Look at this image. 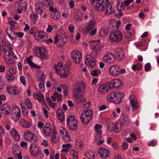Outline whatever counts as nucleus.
<instances>
[{"label": "nucleus", "mask_w": 159, "mask_h": 159, "mask_svg": "<svg viewBox=\"0 0 159 159\" xmlns=\"http://www.w3.org/2000/svg\"><path fill=\"white\" fill-rule=\"evenodd\" d=\"M108 0H90L94 9L98 11H102L108 3Z\"/></svg>", "instance_id": "1"}, {"label": "nucleus", "mask_w": 159, "mask_h": 159, "mask_svg": "<svg viewBox=\"0 0 159 159\" xmlns=\"http://www.w3.org/2000/svg\"><path fill=\"white\" fill-rule=\"evenodd\" d=\"M93 112L89 109L83 111L80 116V119L83 124L86 125L92 119Z\"/></svg>", "instance_id": "2"}, {"label": "nucleus", "mask_w": 159, "mask_h": 159, "mask_svg": "<svg viewBox=\"0 0 159 159\" xmlns=\"http://www.w3.org/2000/svg\"><path fill=\"white\" fill-rule=\"evenodd\" d=\"M125 71V69H120L119 66L116 65H114L110 66L108 70L109 74L113 76H117L120 74L124 73Z\"/></svg>", "instance_id": "3"}, {"label": "nucleus", "mask_w": 159, "mask_h": 159, "mask_svg": "<svg viewBox=\"0 0 159 159\" xmlns=\"http://www.w3.org/2000/svg\"><path fill=\"white\" fill-rule=\"evenodd\" d=\"M67 125L70 130L74 131L77 128V120L73 116H70L67 118Z\"/></svg>", "instance_id": "4"}, {"label": "nucleus", "mask_w": 159, "mask_h": 159, "mask_svg": "<svg viewBox=\"0 0 159 159\" xmlns=\"http://www.w3.org/2000/svg\"><path fill=\"white\" fill-rule=\"evenodd\" d=\"M111 42H119L121 41L122 39V35L120 31L111 32L109 37Z\"/></svg>", "instance_id": "5"}, {"label": "nucleus", "mask_w": 159, "mask_h": 159, "mask_svg": "<svg viewBox=\"0 0 159 159\" xmlns=\"http://www.w3.org/2000/svg\"><path fill=\"white\" fill-rule=\"evenodd\" d=\"M12 117L15 121L16 122L20 118L21 116L20 108L16 106L13 107L11 112Z\"/></svg>", "instance_id": "6"}, {"label": "nucleus", "mask_w": 159, "mask_h": 159, "mask_svg": "<svg viewBox=\"0 0 159 159\" xmlns=\"http://www.w3.org/2000/svg\"><path fill=\"white\" fill-rule=\"evenodd\" d=\"M85 65L92 68L94 67L96 64V60L90 55H86L85 57Z\"/></svg>", "instance_id": "7"}, {"label": "nucleus", "mask_w": 159, "mask_h": 159, "mask_svg": "<svg viewBox=\"0 0 159 159\" xmlns=\"http://www.w3.org/2000/svg\"><path fill=\"white\" fill-rule=\"evenodd\" d=\"M35 34L34 35V37L35 39L40 42H44V41H47V34L44 32L39 31L38 34L37 35Z\"/></svg>", "instance_id": "8"}, {"label": "nucleus", "mask_w": 159, "mask_h": 159, "mask_svg": "<svg viewBox=\"0 0 159 159\" xmlns=\"http://www.w3.org/2000/svg\"><path fill=\"white\" fill-rule=\"evenodd\" d=\"M75 62L76 64H79L82 59V54L80 52L77 50L73 51L71 55Z\"/></svg>", "instance_id": "9"}, {"label": "nucleus", "mask_w": 159, "mask_h": 159, "mask_svg": "<svg viewBox=\"0 0 159 159\" xmlns=\"http://www.w3.org/2000/svg\"><path fill=\"white\" fill-rule=\"evenodd\" d=\"M114 56L110 52H107L103 57L102 60L105 63L109 64H113L114 61Z\"/></svg>", "instance_id": "10"}, {"label": "nucleus", "mask_w": 159, "mask_h": 159, "mask_svg": "<svg viewBox=\"0 0 159 159\" xmlns=\"http://www.w3.org/2000/svg\"><path fill=\"white\" fill-rule=\"evenodd\" d=\"M84 84L83 82L82 81L77 82L76 88L73 91V95L74 97H77L78 95H81V86H82L83 88Z\"/></svg>", "instance_id": "11"}, {"label": "nucleus", "mask_w": 159, "mask_h": 159, "mask_svg": "<svg viewBox=\"0 0 159 159\" xmlns=\"http://www.w3.org/2000/svg\"><path fill=\"white\" fill-rule=\"evenodd\" d=\"M40 152L39 147V146L35 143L32 144L30 148V152L32 156L36 157Z\"/></svg>", "instance_id": "12"}, {"label": "nucleus", "mask_w": 159, "mask_h": 159, "mask_svg": "<svg viewBox=\"0 0 159 159\" xmlns=\"http://www.w3.org/2000/svg\"><path fill=\"white\" fill-rule=\"evenodd\" d=\"M34 51L35 54L39 56L42 58H44L46 56L47 51L46 50L43 48H36L34 50Z\"/></svg>", "instance_id": "13"}, {"label": "nucleus", "mask_w": 159, "mask_h": 159, "mask_svg": "<svg viewBox=\"0 0 159 159\" xmlns=\"http://www.w3.org/2000/svg\"><path fill=\"white\" fill-rule=\"evenodd\" d=\"M129 100L130 103V105L133 111L138 109L139 106L138 103L135 96L134 95H131L129 98Z\"/></svg>", "instance_id": "14"}, {"label": "nucleus", "mask_w": 159, "mask_h": 159, "mask_svg": "<svg viewBox=\"0 0 159 159\" xmlns=\"http://www.w3.org/2000/svg\"><path fill=\"white\" fill-rule=\"evenodd\" d=\"M121 81L119 79H116L111 81L109 83V88L111 89L114 88H118L121 85Z\"/></svg>", "instance_id": "15"}, {"label": "nucleus", "mask_w": 159, "mask_h": 159, "mask_svg": "<svg viewBox=\"0 0 159 159\" xmlns=\"http://www.w3.org/2000/svg\"><path fill=\"white\" fill-rule=\"evenodd\" d=\"M60 138L58 132L55 129H52L51 136V140L55 143H58L60 140Z\"/></svg>", "instance_id": "16"}, {"label": "nucleus", "mask_w": 159, "mask_h": 159, "mask_svg": "<svg viewBox=\"0 0 159 159\" xmlns=\"http://www.w3.org/2000/svg\"><path fill=\"white\" fill-rule=\"evenodd\" d=\"M116 57L119 61L122 60L124 57V53L123 50L121 48H116L115 49Z\"/></svg>", "instance_id": "17"}, {"label": "nucleus", "mask_w": 159, "mask_h": 159, "mask_svg": "<svg viewBox=\"0 0 159 159\" xmlns=\"http://www.w3.org/2000/svg\"><path fill=\"white\" fill-rule=\"evenodd\" d=\"M0 111L4 114L8 115L11 113V107L8 104H4L0 107Z\"/></svg>", "instance_id": "18"}, {"label": "nucleus", "mask_w": 159, "mask_h": 159, "mask_svg": "<svg viewBox=\"0 0 159 159\" xmlns=\"http://www.w3.org/2000/svg\"><path fill=\"white\" fill-rule=\"evenodd\" d=\"M98 152L101 158H105L109 157L110 152L108 150L103 148H100L98 150Z\"/></svg>", "instance_id": "19"}, {"label": "nucleus", "mask_w": 159, "mask_h": 159, "mask_svg": "<svg viewBox=\"0 0 159 159\" xmlns=\"http://www.w3.org/2000/svg\"><path fill=\"white\" fill-rule=\"evenodd\" d=\"M51 124L50 123H46L43 129V133L44 135L47 136H49L51 132Z\"/></svg>", "instance_id": "20"}, {"label": "nucleus", "mask_w": 159, "mask_h": 159, "mask_svg": "<svg viewBox=\"0 0 159 159\" xmlns=\"http://www.w3.org/2000/svg\"><path fill=\"white\" fill-rule=\"evenodd\" d=\"M45 6L43 3H39L36 4L35 9L38 14H41L45 9Z\"/></svg>", "instance_id": "21"}, {"label": "nucleus", "mask_w": 159, "mask_h": 159, "mask_svg": "<svg viewBox=\"0 0 159 159\" xmlns=\"http://www.w3.org/2000/svg\"><path fill=\"white\" fill-rule=\"evenodd\" d=\"M124 97V94L123 93L116 92V95L114 98L113 102L116 104H119L121 102V99Z\"/></svg>", "instance_id": "22"}, {"label": "nucleus", "mask_w": 159, "mask_h": 159, "mask_svg": "<svg viewBox=\"0 0 159 159\" xmlns=\"http://www.w3.org/2000/svg\"><path fill=\"white\" fill-rule=\"evenodd\" d=\"M105 8H106L105 13L107 15H110L114 12V7L108 1V3L106 5Z\"/></svg>", "instance_id": "23"}, {"label": "nucleus", "mask_w": 159, "mask_h": 159, "mask_svg": "<svg viewBox=\"0 0 159 159\" xmlns=\"http://www.w3.org/2000/svg\"><path fill=\"white\" fill-rule=\"evenodd\" d=\"M6 33L10 39H16V33L12 30L11 27H8L7 28Z\"/></svg>", "instance_id": "24"}, {"label": "nucleus", "mask_w": 159, "mask_h": 159, "mask_svg": "<svg viewBox=\"0 0 159 159\" xmlns=\"http://www.w3.org/2000/svg\"><path fill=\"white\" fill-rule=\"evenodd\" d=\"M35 135L34 134L29 131H27L24 134V137L27 141H31L34 140Z\"/></svg>", "instance_id": "25"}, {"label": "nucleus", "mask_w": 159, "mask_h": 159, "mask_svg": "<svg viewBox=\"0 0 159 159\" xmlns=\"http://www.w3.org/2000/svg\"><path fill=\"white\" fill-rule=\"evenodd\" d=\"M33 96L39 102H45L44 96L42 93H34L33 94Z\"/></svg>", "instance_id": "26"}, {"label": "nucleus", "mask_w": 159, "mask_h": 159, "mask_svg": "<svg viewBox=\"0 0 159 159\" xmlns=\"http://www.w3.org/2000/svg\"><path fill=\"white\" fill-rule=\"evenodd\" d=\"M58 118L61 121H63L65 119L64 114L61 109H58L57 111Z\"/></svg>", "instance_id": "27"}, {"label": "nucleus", "mask_w": 159, "mask_h": 159, "mask_svg": "<svg viewBox=\"0 0 159 159\" xmlns=\"http://www.w3.org/2000/svg\"><path fill=\"white\" fill-rule=\"evenodd\" d=\"M62 77H67L70 74L69 72L67 70H65V69H63V70H61L60 69L59 71L57 73Z\"/></svg>", "instance_id": "28"}, {"label": "nucleus", "mask_w": 159, "mask_h": 159, "mask_svg": "<svg viewBox=\"0 0 159 159\" xmlns=\"http://www.w3.org/2000/svg\"><path fill=\"white\" fill-rule=\"evenodd\" d=\"M116 92H113L109 94L106 98L107 101L108 102H114V98L116 95Z\"/></svg>", "instance_id": "29"}, {"label": "nucleus", "mask_w": 159, "mask_h": 159, "mask_svg": "<svg viewBox=\"0 0 159 159\" xmlns=\"http://www.w3.org/2000/svg\"><path fill=\"white\" fill-rule=\"evenodd\" d=\"M134 0H125L124 2L121 3L120 8L121 10H124L125 9V6H128Z\"/></svg>", "instance_id": "30"}, {"label": "nucleus", "mask_w": 159, "mask_h": 159, "mask_svg": "<svg viewBox=\"0 0 159 159\" xmlns=\"http://www.w3.org/2000/svg\"><path fill=\"white\" fill-rule=\"evenodd\" d=\"M76 98V102L79 104H81L87 101V100L81 95H78L77 97H74Z\"/></svg>", "instance_id": "31"}, {"label": "nucleus", "mask_w": 159, "mask_h": 159, "mask_svg": "<svg viewBox=\"0 0 159 159\" xmlns=\"http://www.w3.org/2000/svg\"><path fill=\"white\" fill-rule=\"evenodd\" d=\"M10 134L11 135L15 138L16 139L18 140L20 139V135L15 129L13 128L11 130Z\"/></svg>", "instance_id": "32"}, {"label": "nucleus", "mask_w": 159, "mask_h": 159, "mask_svg": "<svg viewBox=\"0 0 159 159\" xmlns=\"http://www.w3.org/2000/svg\"><path fill=\"white\" fill-rule=\"evenodd\" d=\"M96 22L94 20L90 21L88 23V25L86 28L87 31H90L93 28L95 25Z\"/></svg>", "instance_id": "33"}, {"label": "nucleus", "mask_w": 159, "mask_h": 159, "mask_svg": "<svg viewBox=\"0 0 159 159\" xmlns=\"http://www.w3.org/2000/svg\"><path fill=\"white\" fill-rule=\"evenodd\" d=\"M20 103L23 104V105L25 107H26L29 109H31L32 107V104L30 100L29 99H26L24 102H21Z\"/></svg>", "instance_id": "34"}, {"label": "nucleus", "mask_w": 159, "mask_h": 159, "mask_svg": "<svg viewBox=\"0 0 159 159\" xmlns=\"http://www.w3.org/2000/svg\"><path fill=\"white\" fill-rule=\"evenodd\" d=\"M20 122L21 125L24 128H28L30 126V123L24 119H21Z\"/></svg>", "instance_id": "35"}, {"label": "nucleus", "mask_w": 159, "mask_h": 159, "mask_svg": "<svg viewBox=\"0 0 159 159\" xmlns=\"http://www.w3.org/2000/svg\"><path fill=\"white\" fill-rule=\"evenodd\" d=\"M85 155L87 158L89 159H93L95 157L94 153L92 151L85 152Z\"/></svg>", "instance_id": "36"}, {"label": "nucleus", "mask_w": 159, "mask_h": 159, "mask_svg": "<svg viewBox=\"0 0 159 159\" xmlns=\"http://www.w3.org/2000/svg\"><path fill=\"white\" fill-rule=\"evenodd\" d=\"M54 68L57 73L59 71L60 69H61V70H63V69H64L63 64L62 62L59 63L57 66L54 65Z\"/></svg>", "instance_id": "37"}, {"label": "nucleus", "mask_w": 159, "mask_h": 159, "mask_svg": "<svg viewBox=\"0 0 159 159\" xmlns=\"http://www.w3.org/2000/svg\"><path fill=\"white\" fill-rule=\"evenodd\" d=\"M98 90L100 92L103 93L108 91V89L105 84L101 85L98 88Z\"/></svg>", "instance_id": "38"}, {"label": "nucleus", "mask_w": 159, "mask_h": 159, "mask_svg": "<svg viewBox=\"0 0 159 159\" xmlns=\"http://www.w3.org/2000/svg\"><path fill=\"white\" fill-rule=\"evenodd\" d=\"M9 24L14 29H17L18 27V24L15 21H10Z\"/></svg>", "instance_id": "39"}, {"label": "nucleus", "mask_w": 159, "mask_h": 159, "mask_svg": "<svg viewBox=\"0 0 159 159\" xmlns=\"http://www.w3.org/2000/svg\"><path fill=\"white\" fill-rule=\"evenodd\" d=\"M142 65L141 63H138L132 66V69L133 70H137L138 71L140 70L142 68Z\"/></svg>", "instance_id": "40"}, {"label": "nucleus", "mask_w": 159, "mask_h": 159, "mask_svg": "<svg viewBox=\"0 0 159 159\" xmlns=\"http://www.w3.org/2000/svg\"><path fill=\"white\" fill-rule=\"evenodd\" d=\"M113 127L114 131L116 133H118L121 130L120 125L119 126L117 124H115L114 125V127Z\"/></svg>", "instance_id": "41"}, {"label": "nucleus", "mask_w": 159, "mask_h": 159, "mask_svg": "<svg viewBox=\"0 0 159 159\" xmlns=\"http://www.w3.org/2000/svg\"><path fill=\"white\" fill-rule=\"evenodd\" d=\"M90 73L92 76H97L100 74L101 72L98 70H92L91 71Z\"/></svg>", "instance_id": "42"}, {"label": "nucleus", "mask_w": 159, "mask_h": 159, "mask_svg": "<svg viewBox=\"0 0 159 159\" xmlns=\"http://www.w3.org/2000/svg\"><path fill=\"white\" fill-rule=\"evenodd\" d=\"M92 49L94 51H99L101 50V48L100 47V45L98 43H96L95 44L92 48Z\"/></svg>", "instance_id": "43"}, {"label": "nucleus", "mask_w": 159, "mask_h": 159, "mask_svg": "<svg viewBox=\"0 0 159 159\" xmlns=\"http://www.w3.org/2000/svg\"><path fill=\"white\" fill-rule=\"evenodd\" d=\"M20 106L21 107V109L23 114L24 115H26L28 114V110L27 109L26 107L23 105V104L20 103Z\"/></svg>", "instance_id": "44"}, {"label": "nucleus", "mask_w": 159, "mask_h": 159, "mask_svg": "<svg viewBox=\"0 0 159 159\" xmlns=\"http://www.w3.org/2000/svg\"><path fill=\"white\" fill-rule=\"evenodd\" d=\"M5 61L8 65H12L14 63V60L12 58H7L5 57Z\"/></svg>", "instance_id": "45"}, {"label": "nucleus", "mask_w": 159, "mask_h": 159, "mask_svg": "<svg viewBox=\"0 0 159 159\" xmlns=\"http://www.w3.org/2000/svg\"><path fill=\"white\" fill-rule=\"evenodd\" d=\"M27 61L28 64L32 67H38L40 68V67L38 66L37 65L34 64L33 62L30 59L27 58Z\"/></svg>", "instance_id": "46"}, {"label": "nucleus", "mask_w": 159, "mask_h": 159, "mask_svg": "<svg viewBox=\"0 0 159 159\" xmlns=\"http://www.w3.org/2000/svg\"><path fill=\"white\" fill-rule=\"evenodd\" d=\"M19 147L17 145H15L13 146L12 148L13 153L15 154L17 153V152L19 151Z\"/></svg>", "instance_id": "47"}, {"label": "nucleus", "mask_w": 159, "mask_h": 159, "mask_svg": "<svg viewBox=\"0 0 159 159\" xmlns=\"http://www.w3.org/2000/svg\"><path fill=\"white\" fill-rule=\"evenodd\" d=\"M63 139L66 142H68L70 141V138L68 133L66 134L63 137Z\"/></svg>", "instance_id": "48"}, {"label": "nucleus", "mask_w": 159, "mask_h": 159, "mask_svg": "<svg viewBox=\"0 0 159 159\" xmlns=\"http://www.w3.org/2000/svg\"><path fill=\"white\" fill-rule=\"evenodd\" d=\"M7 79L9 82L13 81L15 79V76L12 74H8L7 75Z\"/></svg>", "instance_id": "49"}, {"label": "nucleus", "mask_w": 159, "mask_h": 159, "mask_svg": "<svg viewBox=\"0 0 159 159\" xmlns=\"http://www.w3.org/2000/svg\"><path fill=\"white\" fill-rule=\"evenodd\" d=\"M61 86L63 89L64 96H66L68 94V90L67 86L65 85H62Z\"/></svg>", "instance_id": "50"}, {"label": "nucleus", "mask_w": 159, "mask_h": 159, "mask_svg": "<svg viewBox=\"0 0 159 159\" xmlns=\"http://www.w3.org/2000/svg\"><path fill=\"white\" fill-rule=\"evenodd\" d=\"M37 15L36 13L34 14L33 16L31 17L32 20V22L34 24H35L37 22Z\"/></svg>", "instance_id": "51"}, {"label": "nucleus", "mask_w": 159, "mask_h": 159, "mask_svg": "<svg viewBox=\"0 0 159 159\" xmlns=\"http://www.w3.org/2000/svg\"><path fill=\"white\" fill-rule=\"evenodd\" d=\"M48 99H49L48 103L49 106L52 108H54L55 107V106L57 105V104L52 102V100L49 98H48L47 99V100L48 101Z\"/></svg>", "instance_id": "52"}, {"label": "nucleus", "mask_w": 159, "mask_h": 159, "mask_svg": "<svg viewBox=\"0 0 159 159\" xmlns=\"http://www.w3.org/2000/svg\"><path fill=\"white\" fill-rule=\"evenodd\" d=\"M53 95L54 96H55L57 98V101L58 102L60 101L62 98V95L57 92H55L54 93Z\"/></svg>", "instance_id": "53"}, {"label": "nucleus", "mask_w": 159, "mask_h": 159, "mask_svg": "<svg viewBox=\"0 0 159 159\" xmlns=\"http://www.w3.org/2000/svg\"><path fill=\"white\" fill-rule=\"evenodd\" d=\"M15 87L8 86L7 87V90L9 93L13 94Z\"/></svg>", "instance_id": "54"}, {"label": "nucleus", "mask_w": 159, "mask_h": 159, "mask_svg": "<svg viewBox=\"0 0 159 159\" xmlns=\"http://www.w3.org/2000/svg\"><path fill=\"white\" fill-rule=\"evenodd\" d=\"M60 133L62 135L64 134L65 135L66 134L68 133L67 130L63 127H61L60 128Z\"/></svg>", "instance_id": "55"}, {"label": "nucleus", "mask_w": 159, "mask_h": 159, "mask_svg": "<svg viewBox=\"0 0 159 159\" xmlns=\"http://www.w3.org/2000/svg\"><path fill=\"white\" fill-rule=\"evenodd\" d=\"M157 144V142L155 140H153L149 142L148 145L149 146H154Z\"/></svg>", "instance_id": "56"}, {"label": "nucleus", "mask_w": 159, "mask_h": 159, "mask_svg": "<svg viewBox=\"0 0 159 159\" xmlns=\"http://www.w3.org/2000/svg\"><path fill=\"white\" fill-rule=\"evenodd\" d=\"M1 38H2L3 39V45L4 44H5L6 47H7L9 49V50H11L12 49L11 45V44H8V43H5L3 37H1Z\"/></svg>", "instance_id": "57"}, {"label": "nucleus", "mask_w": 159, "mask_h": 159, "mask_svg": "<svg viewBox=\"0 0 159 159\" xmlns=\"http://www.w3.org/2000/svg\"><path fill=\"white\" fill-rule=\"evenodd\" d=\"M39 87L40 89V91L41 92H43L45 90L43 84L42 82H40L39 83Z\"/></svg>", "instance_id": "58"}, {"label": "nucleus", "mask_w": 159, "mask_h": 159, "mask_svg": "<svg viewBox=\"0 0 159 159\" xmlns=\"http://www.w3.org/2000/svg\"><path fill=\"white\" fill-rule=\"evenodd\" d=\"M16 69L13 67H11L9 69V72L12 75H13L16 73Z\"/></svg>", "instance_id": "59"}, {"label": "nucleus", "mask_w": 159, "mask_h": 159, "mask_svg": "<svg viewBox=\"0 0 159 159\" xmlns=\"http://www.w3.org/2000/svg\"><path fill=\"white\" fill-rule=\"evenodd\" d=\"M60 16V14L58 13H54L53 15L52 18L55 20H57L59 19Z\"/></svg>", "instance_id": "60"}, {"label": "nucleus", "mask_w": 159, "mask_h": 159, "mask_svg": "<svg viewBox=\"0 0 159 159\" xmlns=\"http://www.w3.org/2000/svg\"><path fill=\"white\" fill-rule=\"evenodd\" d=\"M15 157L17 159H22V154L21 153H16V154H14Z\"/></svg>", "instance_id": "61"}, {"label": "nucleus", "mask_w": 159, "mask_h": 159, "mask_svg": "<svg viewBox=\"0 0 159 159\" xmlns=\"http://www.w3.org/2000/svg\"><path fill=\"white\" fill-rule=\"evenodd\" d=\"M69 31L71 33H72L74 31V27L73 25L70 24L68 27Z\"/></svg>", "instance_id": "62"}, {"label": "nucleus", "mask_w": 159, "mask_h": 159, "mask_svg": "<svg viewBox=\"0 0 159 159\" xmlns=\"http://www.w3.org/2000/svg\"><path fill=\"white\" fill-rule=\"evenodd\" d=\"M20 80L21 83L24 85L26 84L25 77L24 76H21L20 78Z\"/></svg>", "instance_id": "63"}, {"label": "nucleus", "mask_w": 159, "mask_h": 159, "mask_svg": "<svg viewBox=\"0 0 159 159\" xmlns=\"http://www.w3.org/2000/svg\"><path fill=\"white\" fill-rule=\"evenodd\" d=\"M134 30H133L130 31H129L127 32L128 37H130L132 36L134 34Z\"/></svg>", "instance_id": "64"}]
</instances>
